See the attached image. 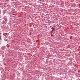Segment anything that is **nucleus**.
Masks as SVG:
<instances>
[{
    "label": "nucleus",
    "instance_id": "nucleus-1",
    "mask_svg": "<svg viewBox=\"0 0 80 80\" xmlns=\"http://www.w3.org/2000/svg\"><path fill=\"white\" fill-rule=\"evenodd\" d=\"M4 20H5L6 22H7V18L4 19Z\"/></svg>",
    "mask_w": 80,
    "mask_h": 80
},
{
    "label": "nucleus",
    "instance_id": "nucleus-2",
    "mask_svg": "<svg viewBox=\"0 0 80 80\" xmlns=\"http://www.w3.org/2000/svg\"><path fill=\"white\" fill-rule=\"evenodd\" d=\"M53 30H55V28H52V31H53Z\"/></svg>",
    "mask_w": 80,
    "mask_h": 80
},
{
    "label": "nucleus",
    "instance_id": "nucleus-3",
    "mask_svg": "<svg viewBox=\"0 0 80 80\" xmlns=\"http://www.w3.org/2000/svg\"><path fill=\"white\" fill-rule=\"evenodd\" d=\"M51 37H53V34H51Z\"/></svg>",
    "mask_w": 80,
    "mask_h": 80
},
{
    "label": "nucleus",
    "instance_id": "nucleus-4",
    "mask_svg": "<svg viewBox=\"0 0 80 80\" xmlns=\"http://www.w3.org/2000/svg\"><path fill=\"white\" fill-rule=\"evenodd\" d=\"M39 0V1H42V0Z\"/></svg>",
    "mask_w": 80,
    "mask_h": 80
},
{
    "label": "nucleus",
    "instance_id": "nucleus-5",
    "mask_svg": "<svg viewBox=\"0 0 80 80\" xmlns=\"http://www.w3.org/2000/svg\"><path fill=\"white\" fill-rule=\"evenodd\" d=\"M1 40V38H0V40Z\"/></svg>",
    "mask_w": 80,
    "mask_h": 80
}]
</instances>
